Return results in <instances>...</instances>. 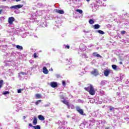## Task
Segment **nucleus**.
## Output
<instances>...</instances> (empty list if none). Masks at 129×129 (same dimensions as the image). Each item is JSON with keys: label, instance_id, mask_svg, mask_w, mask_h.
<instances>
[{"label": "nucleus", "instance_id": "obj_1", "mask_svg": "<svg viewBox=\"0 0 129 129\" xmlns=\"http://www.w3.org/2000/svg\"><path fill=\"white\" fill-rule=\"evenodd\" d=\"M95 120L93 118H91L88 121H84L83 123L81 124V125H83L85 128H92L94 126Z\"/></svg>", "mask_w": 129, "mask_h": 129}, {"label": "nucleus", "instance_id": "obj_2", "mask_svg": "<svg viewBox=\"0 0 129 129\" xmlns=\"http://www.w3.org/2000/svg\"><path fill=\"white\" fill-rule=\"evenodd\" d=\"M86 91H88L91 95H94L95 94V90L92 85H90L88 87L84 88Z\"/></svg>", "mask_w": 129, "mask_h": 129}, {"label": "nucleus", "instance_id": "obj_3", "mask_svg": "<svg viewBox=\"0 0 129 129\" xmlns=\"http://www.w3.org/2000/svg\"><path fill=\"white\" fill-rule=\"evenodd\" d=\"M91 74L93 75V76H98L99 75V73L98 72V70L96 69H93V71L91 72Z\"/></svg>", "mask_w": 129, "mask_h": 129}, {"label": "nucleus", "instance_id": "obj_4", "mask_svg": "<svg viewBox=\"0 0 129 129\" xmlns=\"http://www.w3.org/2000/svg\"><path fill=\"white\" fill-rule=\"evenodd\" d=\"M47 22L45 21H42L40 23L38 24V26L40 28H45V27H47Z\"/></svg>", "mask_w": 129, "mask_h": 129}, {"label": "nucleus", "instance_id": "obj_5", "mask_svg": "<svg viewBox=\"0 0 129 129\" xmlns=\"http://www.w3.org/2000/svg\"><path fill=\"white\" fill-rule=\"evenodd\" d=\"M93 12H96V10L99 8V5L97 4H92L91 6Z\"/></svg>", "mask_w": 129, "mask_h": 129}, {"label": "nucleus", "instance_id": "obj_6", "mask_svg": "<svg viewBox=\"0 0 129 129\" xmlns=\"http://www.w3.org/2000/svg\"><path fill=\"white\" fill-rule=\"evenodd\" d=\"M23 7H24V5H15V6H13L11 7H10V9H14V10H18L19 9H21L22 8H23Z\"/></svg>", "mask_w": 129, "mask_h": 129}, {"label": "nucleus", "instance_id": "obj_7", "mask_svg": "<svg viewBox=\"0 0 129 129\" xmlns=\"http://www.w3.org/2000/svg\"><path fill=\"white\" fill-rule=\"evenodd\" d=\"M105 123V120H98L97 124L99 125V126H101V127H103V125Z\"/></svg>", "mask_w": 129, "mask_h": 129}, {"label": "nucleus", "instance_id": "obj_8", "mask_svg": "<svg viewBox=\"0 0 129 129\" xmlns=\"http://www.w3.org/2000/svg\"><path fill=\"white\" fill-rule=\"evenodd\" d=\"M111 71H112L111 70H108V69L105 70L104 71V75L106 77H107V76H108V75H109V74L111 73Z\"/></svg>", "mask_w": 129, "mask_h": 129}, {"label": "nucleus", "instance_id": "obj_9", "mask_svg": "<svg viewBox=\"0 0 129 129\" xmlns=\"http://www.w3.org/2000/svg\"><path fill=\"white\" fill-rule=\"evenodd\" d=\"M112 68L115 71H119L120 70V69H119V67L115 65V64H112Z\"/></svg>", "mask_w": 129, "mask_h": 129}, {"label": "nucleus", "instance_id": "obj_10", "mask_svg": "<svg viewBox=\"0 0 129 129\" xmlns=\"http://www.w3.org/2000/svg\"><path fill=\"white\" fill-rule=\"evenodd\" d=\"M77 110L78 111V112L80 114H82L83 115V113H84V111H83V109L80 108V107L79 106H77L76 107Z\"/></svg>", "mask_w": 129, "mask_h": 129}, {"label": "nucleus", "instance_id": "obj_11", "mask_svg": "<svg viewBox=\"0 0 129 129\" xmlns=\"http://www.w3.org/2000/svg\"><path fill=\"white\" fill-rule=\"evenodd\" d=\"M15 21V18L12 17H9L8 19V22L10 25H13V22Z\"/></svg>", "mask_w": 129, "mask_h": 129}, {"label": "nucleus", "instance_id": "obj_12", "mask_svg": "<svg viewBox=\"0 0 129 129\" xmlns=\"http://www.w3.org/2000/svg\"><path fill=\"white\" fill-rule=\"evenodd\" d=\"M50 86L53 88H55V87H57V86H58V84H57V82H52L50 83Z\"/></svg>", "mask_w": 129, "mask_h": 129}, {"label": "nucleus", "instance_id": "obj_13", "mask_svg": "<svg viewBox=\"0 0 129 129\" xmlns=\"http://www.w3.org/2000/svg\"><path fill=\"white\" fill-rule=\"evenodd\" d=\"M42 70L44 74H48V73H49V71L47 70V67H44Z\"/></svg>", "mask_w": 129, "mask_h": 129}, {"label": "nucleus", "instance_id": "obj_14", "mask_svg": "<svg viewBox=\"0 0 129 129\" xmlns=\"http://www.w3.org/2000/svg\"><path fill=\"white\" fill-rule=\"evenodd\" d=\"M80 48L82 51H85L86 50V46L84 44H81Z\"/></svg>", "mask_w": 129, "mask_h": 129}, {"label": "nucleus", "instance_id": "obj_15", "mask_svg": "<svg viewBox=\"0 0 129 129\" xmlns=\"http://www.w3.org/2000/svg\"><path fill=\"white\" fill-rule=\"evenodd\" d=\"M55 11H56V13H57V14H60V15H63L64 14V11L63 10L55 9Z\"/></svg>", "mask_w": 129, "mask_h": 129}, {"label": "nucleus", "instance_id": "obj_16", "mask_svg": "<svg viewBox=\"0 0 129 129\" xmlns=\"http://www.w3.org/2000/svg\"><path fill=\"white\" fill-rule=\"evenodd\" d=\"M37 13L38 16H42V14H44V13H45V11L41 10V11H37Z\"/></svg>", "mask_w": 129, "mask_h": 129}, {"label": "nucleus", "instance_id": "obj_17", "mask_svg": "<svg viewBox=\"0 0 129 129\" xmlns=\"http://www.w3.org/2000/svg\"><path fill=\"white\" fill-rule=\"evenodd\" d=\"M99 28H100V25H99V24H95L93 26L94 30H97L98 29H99Z\"/></svg>", "mask_w": 129, "mask_h": 129}, {"label": "nucleus", "instance_id": "obj_18", "mask_svg": "<svg viewBox=\"0 0 129 129\" xmlns=\"http://www.w3.org/2000/svg\"><path fill=\"white\" fill-rule=\"evenodd\" d=\"M58 129H65V124L64 123H61V125H59Z\"/></svg>", "mask_w": 129, "mask_h": 129}, {"label": "nucleus", "instance_id": "obj_19", "mask_svg": "<svg viewBox=\"0 0 129 129\" xmlns=\"http://www.w3.org/2000/svg\"><path fill=\"white\" fill-rule=\"evenodd\" d=\"M93 56H94V57H101V56L99 55V54L97 53V52H93Z\"/></svg>", "mask_w": 129, "mask_h": 129}, {"label": "nucleus", "instance_id": "obj_20", "mask_svg": "<svg viewBox=\"0 0 129 129\" xmlns=\"http://www.w3.org/2000/svg\"><path fill=\"white\" fill-rule=\"evenodd\" d=\"M21 75H27V73L24 72H21L19 73V77H22Z\"/></svg>", "mask_w": 129, "mask_h": 129}, {"label": "nucleus", "instance_id": "obj_21", "mask_svg": "<svg viewBox=\"0 0 129 129\" xmlns=\"http://www.w3.org/2000/svg\"><path fill=\"white\" fill-rule=\"evenodd\" d=\"M38 118L40 120H45V117L42 115H38Z\"/></svg>", "mask_w": 129, "mask_h": 129}, {"label": "nucleus", "instance_id": "obj_22", "mask_svg": "<svg viewBox=\"0 0 129 129\" xmlns=\"http://www.w3.org/2000/svg\"><path fill=\"white\" fill-rule=\"evenodd\" d=\"M61 102L63 103L64 104H66V105H67V106H68V105H69V102H68V101H66V100H61Z\"/></svg>", "mask_w": 129, "mask_h": 129}, {"label": "nucleus", "instance_id": "obj_23", "mask_svg": "<svg viewBox=\"0 0 129 129\" xmlns=\"http://www.w3.org/2000/svg\"><path fill=\"white\" fill-rule=\"evenodd\" d=\"M68 108H72V109H74L75 108V107L73 105V104H69L68 106Z\"/></svg>", "mask_w": 129, "mask_h": 129}, {"label": "nucleus", "instance_id": "obj_24", "mask_svg": "<svg viewBox=\"0 0 129 129\" xmlns=\"http://www.w3.org/2000/svg\"><path fill=\"white\" fill-rule=\"evenodd\" d=\"M33 124H34L35 125H36V124H37V123H38V121L37 120V117H35L33 120Z\"/></svg>", "mask_w": 129, "mask_h": 129}, {"label": "nucleus", "instance_id": "obj_25", "mask_svg": "<svg viewBox=\"0 0 129 129\" xmlns=\"http://www.w3.org/2000/svg\"><path fill=\"white\" fill-rule=\"evenodd\" d=\"M106 83V81L104 80V81H102L100 83V85L101 86H103L104 85H105V84Z\"/></svg>", "mask_w": 129, "mask_h": 129}, {"label": "nucleus", "instance_id": "obj_26", "mask_svg": "<svg viewBox=\"0 0 129 129\" xmlns=\"http://www.w3.org/2000/svg\"><path fill=\"white\" fill-rule=\"evenodd\" d=\"M96 33H99V34H101V35L104 34V32L102 30H97L96 31Z\"/></svg>", "mask_w": 129, "mask_h": 129}, {"label": "nucleus", "instance_id": "obj_27", "mask_svg": "<svg viewBox=\"0 0 129 129\" xmlns=\"http://www.w3.org/2000/svg\"><path fill=\"white\" fill-rule=\"evenodd\" d=\"M16 48L18 49V50H23V46L20 45H16Z\"/></svg>", "mask_w": 129, "mask_h": 129}, {"label": "nucleus", "instance_id": "obj_28", "mask_svg": "<svg viewBox=\"0 0 129 129\" xmlns=\"http://www.w3.org/2000/svg\"><path fill=\"white\" fill-rule=\"evenodd\" d=\"M82 55L81 56H82V58H88V56H87V55H86V54H85V53H83L81 54Z\"/></svg>", "mask_w": 129, "mask_h": 129}, {"label": "nucleus", "instance_id": "obj_29", "mask_svg": "<svg viewBox=\"0 0 129 129\" xmlns=\"http://www.w3.org/2000/svg\"><path fill=\"white\" fill-rule=\"evenodd\" d=\"M109 107H110L109 110L110 111H114V110H115V108H114L111 106H110Z\"/></svg>", "mask_w": 129, "mask_h": 129}, {"label": "nucleus", "instance_id": "obj_30", "mask_svg": "<svg viewBox=\"0 0 129 129\" xmlns=\"http://www.w3.org/2000/svg\"><path fill=\"white\" fill-rule=\"evenodd\" d=\"M97 5H98L99 6H101L102 5V2H101V0H98L97 1Z\"/></svg>", "mask_w": 129, "mask_h": 129}, {"label": "nucleus", "instance_id": "obj_31", "mask_svg": "<svg viewBox=\"0 0 129 129\" xmlns=\"http://www.w3.org/2000/svg\"><path fill=\"white\" fill-rule=\"evenodd\" d=\"M33 127L35 129H41V126L39 125H35L34 126H33Z\"/></svg>", "mask_w": 129, "mask_h": 129}, {"label": "nucleus", "instance_id": "obj_32", "mask_svg": "<svg viewBox=\"0 0 129 129\" xmlns=\"http://www.w3.org/2000/svg\"><path fill=\"white\" fill-rule=\"evenodd\" d=\"M89 24H90V25H93V24H94V20L92 19H90L89 21Z\"/></svg>", "mask_w": 129, "mask_h": 129}, {"label": "nucleus", "instance_id": "obj_33", "mask_svg": "<svg viewBox=\"0 0 129 129\" xmlns=\"http://www.w3.org/2000/svg\"><path fill=\"white\" fill-rule=\"evenodd\" d=\"M76 11H77L78 13H79V14H83V11H82V10H80V9H77L76 10Z\"/></svg>", "mask_w": 129, "mask_h": 129}, {"label": "nucleus", "instance_id": "obj_34", "mask_svg": "<svg viewBox=\"0 0 129 129\" xmlns=\"http://www.w3.org/2000/svg\"><path fill=\"white\" fill-rule=\"evenodd\" d=\"M63 48H64V49H70V46L69 45H63Z\"/></svg>", "mask_w": 129, "mask_h": 129}, {"label": "nucleus", "instance_id": "obj_35", "mask_svg": "<svg viewBox=\"0 0 129 129\" xmlns=\"http://www.w3.org/2000/svg\"><path fill=\"white\" fill-rule=\"evenodd\" d=\"M3 94L4 95H7V94H10V92H9V91H5V92L3 93Z\"/></svg>", "mask_w": 129, "mask_h": 129}, {"label": "nucleus", "instance_id": "obj_36", "mask_svg": "<svg viewBox=\"0 0 129 129\" xmlns=\"http://www.w3.org/2000/svg\"><path fill=\"white\" fill-rule=\"evenodd\" d=\"M50 105L51 104L50 103H48L44 105L43 106H44V107H49V106H50Z\"/></svg>", "mask_w": 129, "mask_h": 129}, {"label": "nucleus", "instance_id": "obj_37", "mask_svg": "<svg viewBox=\"0 0 129 129\" xmlns=\"http://www.w3.org/2000/svg\"><path fill=\"white\" fill-rule=\"evenodd\" d=\"M9 8L7 6H2L0 7V9H8Z\"/></svg>", "mask_w": 129, "mask_h": 129}, {"label": "nucleus", "instance_id": "obj_38", "mask_svg": "<svg viewBox=\"0 0 129 129\" xmlns=\"http://www.w3.org/2000/svg\"><path fill=\"white\" fill-rule=\"evenodd\" d=\"M23 90H24V89H19L18 90L17 92L18 93H21Z\"/></svg>", "mask_w": 129, "mask_h": 129}, {"label": "nucleus", "instance_id": "obj_39", "mask_svg": "<svg viewBox=\"0 0 129 129\" xmlns=\"http://www.w3.org/2000/svg\"><path fill=\"white\" fill-rule=\"evenodd\" d=\"M36 97L37 98H40V97H41V94H36Z\"/></svg>", "mask_w": 129, "mask_h": 129}, {"label": "nucleus", "instance_id": "obj_40", "mask_svg": "<svg viewBox=\"0 0 129 129\" xmlns=\"http://www.w3.org/2000/svg\"><path fill=\"white\" fill-rule=\"evenodd\" d=\"M105 93H104V91H100V94H101V95H104Z\"/></svg>", "mask_w": 129, "mask_h": 129}, {"label": "nucleus", "instance_id": "obj_41", "mask_svg": "<svg viewBox=\"0 0 129 129\" xmlns=\"http://www.w3.org/2000/svg\"><path fill=\"white\" fill-rule=\"evenodd\" d=\"M11 57H15V56H16V53H15V52H12V53H11Z\"/></svg>", "mask_w": 129, "mask_h": 129}, {"label": "nucleus", "instance_id": "obj_42", "mask_svg": "<svg viewBox=\"0 0 129 129\" xmlns=\"http://www.w3.org/2000/svg\"><path fill=\"white\" fill-rule=\"evenodd\" d=\"M62 85L64 87L66 86V83L65 82V81H62Z\"/></svg>", "mask_w": 129, "mask_h": 129}, {"label": "nucleus", "instance_id": "obj_43", "mask_svg": "<svg viewBox=\"0 0 129 129\" xmlns=\"http://www.w3.org/2000/svg\"><path fill=\"white\" fill-rule=\"evenodd\" d=\"M40 102H41V100H38L37 102H36L35 104L36 105H38V104H39V103H40Z\"/></svg>", "mask_w": 129, "mask_h": 129}, {"label": "nucleus", "instance_id": "obj_44", "mask_svg": "<svg viewBox=\"0 0 129 129\" xmlns=\"http://www.w3.org/2000/svg\"><path fill=\"white\" fill-rule=\"evenodd\" d=\"M46 67L50 68V63H47L45 64Z\"/></svg>", "mask_w": 129, "mask_h": 129}, {"label": "nucleus", "instance_id": "obj_45", "mask_svg": "<svg viewBox=\"0 0 129 129\" xmlns=\"http://www.w3.org/2000/svg\"><path fill=\"white\" fill-rule=\"evenodd\" d=\"M34 58H38V56L37 55V53H34L33 54Z\"/></svg>", "mask_w": 129, "mask_h": 129}, {"label": "nucleus", "instance_id": "obj_46", "mask_svg": "<svg viewBox=\"0 0 129 129\" xmlns=\"http://www.w3.org/2000/svg\"><path fill=\"white\" fill-rule=\"evenodd\" d=\"M0 19H1V23H2V22H3V21H4V20H5V17H0Z\"/></svg>", "mask_w": 129, "mask_h": 129}, {"label": "nucleus", "instance_id": "obj_47", "mask_svg": "<svg viewBox=\"0 0 129 129\" xmlns=\"http://www.w3.org/2000/svg\"><path fill=\"white\" fill-rule=\"evenodd\" d=\"M55 76L57 77V78H60V77H61V76L59 74L55 75Z\"/></svg>", "mask_w": 129, "mask_h": 129}, {"label": "nucleus", "instance_id": "obj_48", "mask_svg": "<svg viewBox=\"0 0 129 129\" xmlns=\"http://www.w3.org/2000/svg\"><path fill=\"white\" fill-rule=\"evenodd\" d=\"M60 99H63V100H64V95H60Z\"/></svg>", "mask_w": 129, "mask_h": 129}, {"label": "nucleus", "instance_id": "obj_49", "mask_svg": "<svg viewBox=\"0 0 129 129\" xmlns=\"http://www.w3.org/2000/svg\"><path fill=\"white\" fill-rule=\"evenodd\" d=\"M125 33H126L125 31H121V34H122V35H124V34H125Z\"/></svg>", "mask_w": 129, "mask_h": 129}, {"label": "nucleus", "instance_id": "obj_50", "mask_svg": "<svg viewBox=\"0 0 129 129\" xmlns=\"http://www.w3.org/2000/svg\"><path fill=\"white\" fill-rule=\"evenodd\" d=\"M57 123H58V125H60V124H62V123H63V122H61V121L59 120V121H58Z\"/></svg>", "mask_w": 129, "mask_h": 129}, {"label": "nucleus", "instance_id": "obj_51", "mask_svg": "<svg viewBox=\"0 0 129 129\" xmlns=\"http://www.w3.org/2000/svg\"><path fill=\"white\" fill-rule=\"evenodd\" d=\"M38 7H39V8H40V7H42V6H43V5H42V4H41V3H38Z\"/></svg>", "mask_w": 129, "mask_h": 129}, {"label": "nucleus", "instance_id": "obj_52", "mask_svg": "<svg viewBox=\"0 0 129 129\" xmlns=\"http://www.w3.org/2000/svg\"><path fill=\"white\" fill-rule=\"evenodd\" d=\"M37 67L36 65H33L32 67H31V69H34V68H36Z\"/></svg>", "mask_w": 129, "mask_h": 129}, {"label": "nucleus", "instance_id": "obj_53", "mask_svg": "<svg viewBox=\"0 0 129 129\" xmlns=\"http://www.w3.org/2000/svg\"><path fill=\"white\" fill-rule=\"evenodd\" d=\"M29 62H30V63H31V64H32V63H34V60H30L29 61Z\"/></svg>", "mask_w": 129, "mask_h": 129}, {"label": "nucleus", "instance_id": "obj_54", "mask_svg": "<svg viewBox=\"0 0 129 129\" xmlns=\"http://www.w3.org/2000/svg\"><path fill=\"white\" fill-rule=\"evenodd\" d=\"M3 9L0 10V15H2V13H3Z\"/></svg>", "mask_w": 129, "mask_h": 129}, {"label": "nucleus", "instance_id": "obj_55", "mask_svg": "<svg viewBox=\"0 0 129 129\" xmlns=\"http://www.w3.org/2000/svg\"><path fill=\"white\" fill-rule=\"evenodd\" d=\"M72 63V60L71 59H70L69 64H71Z\"/></svg>", "mask_w": 129, "mask_h": 129}, {"label": "nucleus", "instance_id": "obj_56", "mask_svg": "<svg viewBox=\"0 0 129 129\" xmlns=\"http://www.w3.org/2000/svg\"><path fill=\"white\" fill-rule=\"evenodd\" d=\"M29 126H32L33 127V126H33V125L32 124V123H29Z\"/></svg>", "mask_w": 129, "mask_h": 129}, {"label": "nucleus", "instance_id": "obj_57", "mask_svg": "<svg viewBox=\"0 0 129 129\" xmlns=\"http://www.w3.org/2000/svg\"><path fill=\"white\" fill-rule=\"evenodd\" d=\"M79 101L80 102H81L82 103H83V100H79Z\"/></svg>", "mask_w": 129, "mask_h": 129}, {"label": "nucleus", "instance_id": "obj_58", "mask_svg": "<svg viewBox=\"0 0 129 129\" xmlns=\"http://www.w3.org/2000/svg\"><path fill=\"white\" fill-rule=\"evenodd\" d=\"M16 1V2H17V3H18V2H21V1H22V0H15Z\"/></svg>", "mask_w": 129, "mask_h": 129}, {"label": "nucleus", "instance_id": "obj_59", "mask_svg": "<svg viewBox=\"0 0 129 129\" xmlns=\"http://www.w3.org/2000/svg\"><path fill=\"white\" fill-rule=\"evenodd\" d=\"M105 129H110V128L109 127H106L105 128Z\"/></svg>", "mask_w": 129, "mask_h": 129}, {"label": "nucleus", "instance_id": "obj_60", "mask_svg": "<svg viewBox=\"0 0 129 129\" xmlns=\"http://www.w3.org/2000/svg\"><path fill=\"white\" fill-rule=\"evenodd\" d=\"M103 7H106V4H103Z\"/></svg>", "mask_w": 129, "mask_h": 129}, {"label": "nucleus", "instance_id": "obj_61", "mask_svg": "<svg viewBox=\"0 0 129 129\" xmlns=\"http://www.w3.org/2000/svg\"><path fill=\"white\" fill-rule=\"evenodd\" d=\"M124 16H125V17H126V16H127V13H126L124 14Z\"/></svg>", "mask_w": 129, "mask_h": 129}, {"label": "nucleus", "instance_id": "obj_62", "mask_svg": "<svg viewBox=\"0 0 129 129\" xmlns=\"http://www.w3.org/2000/svg\"><path fill=\"white\" fill-rule=\"evenodd\" d=\"M52 51H54L55 52V51H56V50L55 49V48H52Z\"/></svg>", "mask_w": 129, "mask_h": 129}, {"label": "nucleus", "instance_id": "obj_63", "mask_svg": "<svg viewBox=\"0 0 129 129\" xmlns=\"http://www.w3.org/2000/svg\"><path fill=\"white\" fill-rule=\"evenodd\" d=\"M125 83H126V84H127V83H128V81H126V82H125Z\"/></svg>", "mask_w": 129, "mask_h": 129}, {"label": "nucleus", "instance_id": "obj_64", "mask_svg": "<svg viewBox=\"0 0 129 129\" xmlns=\"http://www.w3.org/2000/svg\"><path fill=\"white\" fill-rule=\"evenodd\" d=\"M73 2H79L78 0H73Z\"/></svg>", "mask_w": 129, "mask_h": 129}]
</instances>
